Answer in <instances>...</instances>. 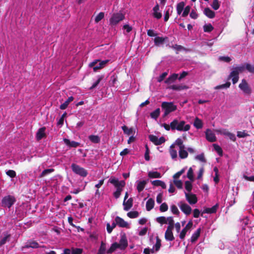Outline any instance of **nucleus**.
Returning a JSON list of instances; mask_svg holds the SVG:
<instances>
[{"label": "nucleus", "mask_w": 254, "mask_h": 254, "mask_svg": "<svg viewBox=\"0 0 254 254\" xmlns=\"http://www.w3.org/2000/svg\"><path fill=\"white\" fill-rule=\"evenodd\" d=\"M109 183L113 185L116 188V190L113 193V196L116 199H118L120 197L123 188L126 185L125 182L123 180L119 181L118 179L114 177H111L109 180Z\"/></svg>", "instance_id": "1"}, {"label": "nucleus", "mask_w": 254, "mask_h": 254, "mask_svg": "<svg viewBox=\"0 0 254 254\" xmlns=\"http://www.w3.org/2000/svg\"><path fill=\"white\" fill-rule=\"evenodd\" d=\"M172 130H177L180 131H187L190 129V126L187 124L186 122L178 119H174L171 122Z\"/></svg>", "instance_id": "2"}, {"label": "nucleus", "mask_w": 254, "mask_h": 254, "mask_svg": "<svg viewBox=\"0 0 254 254\" xmlns=\"http://www.w3.org/2000/svg\"><path fill=\"white\" fill-rule=\"evenodd\" d=\"M245 69V65L241 64L240 65L233 67V70L231 72L228 79L232 78L233 84L236 83L239 80V74L240 72H243Z\"/></svg>", "instance_id": "3"}, {"label": "nucleus", "mask_w": 254, "mask_h": 254, "mask_svg": "<svg viewBox=\"0 0 254 254\" xmlns=\"http://www.w3.org/2000/svg\"><path fill=\"white\" fill-rule=\"evenodd\" d=\"M162 110L164 111V116L177 110V106L173 102H163L161 104Z\"/></svg>", "instance_id": "4"}, {"label": "nucleus", "mask_w": 254, "mask_h": 254, "mask_svg": "<svg viewBox=\"0 0 254 254\" xmlns=\"http://www.w3.org/2000/svg\"><path fill=\"white\" fill-rule=\"evenodd\" d=\"M109 62V60H108L104 61L95 60L92 62L90 63L89 64V66L90 67L93 68L94 71H97L98 70L103 68Z\"/></svg>", "instance_id": "5"}, {"label": "nucleus", "mask_w": 254, "mask_h": 254, "mask_svg": "<svg viewBox=\"0 0 254 254\" xmlns=\"http://www.w3.org/2000/svg\"><path fill=\"white\" fill-rule=\"evenodd\" d=\"M71 168L74 173L82 177H86L88 175L87 171L84 168L73 163L71 165Z\"/></svg>", "instance_id": "6"}, {"label": "nucleus", "mask_w": 254, "mask_h": 254, "mask_svg": "<svg viewBox=\"0 0 254 254\" xmlns=\"http://www.w3.org/2000/svg\"><path fill=\"white\" fill-rule=\"evenodd\" d=\"M125 14L122 12L114 13L110 19V23L111 25L115 26L120 21L125 19Z\"/></svg>", "instance_id": "7"}, {"label": "nucleus", "mask_w": 254, "mask_h": 254, "mask_svg": "<svg viewBox=\"0 0 254 254\" xmlns=\"http://www.w3.org/2000/svg\"><path fill=\"white\" fill-rule=\"evenodd\" d=\"M15 201L14 196L10 195L4 196L1 201L2 206L10 208Z\"/></svg>", "instance_id": "8"}, {"label": "nucleus", "mask_w": 254, "mask_h": 254, "mask_svg": "<svg viewBox=\"0 0 254 254\" xmlns=\"http://www.w3.org/2000/svg\"><path fill=\"white\" fill-rule=\"evenodd\" d=\"M150 141L153 142L156 145H161L165 142V138L163 136L158 138L157 136L150 134L148 136Z\"/></svg>", "instance_id": "9"}, {"label": "nucleus", "mask_w": 254, "mask_h": 254, "mask_svg": "<svg viewBox=\"0 0 254 254\" xmlns=\"http://www.w3.org/2000/svg\"><path fill=\"white\" fill-rule=\"evenodd\" d=\"M239 87L246 94L249 95L251 93L252 90L246 80L243 79L242 82L239 84Z\"/></svg>", "instance_id": "10"}, {"label": "nucleus", "mask_w": 254, "mask_h": 254, "mask_svg": "<svg viewBox=\"0 0 254 254\" xmlns=\"http://www.w3.org/2000/svg\"><path fill=\"white\" fill-rule=\"evenodd\" d=\"M178 206L182 212H183L186 215H189L191 213V208L188 204L180 201L178 203Z\"/></svg>", "instance_id": "11"}, {"label": "nucleus", "mask_w": 254, "mask_h": 254, "mask_svg": "<svg viewBox=\"0 0 254 254\" xmlns=\"http://www.w3.org/2000/svg\"><path fill=\"white\" fill-rule=\"evenodd\" d=\"M185 194L186 200L190 204L193 205L197 202V198L195 194L186 191H185Z\"/></svg>", "instance_id": "12"}, {"label": "nucleus", "mask_w": 254, "mask_h": 254, "mask_svg": "<svg viewBox=\"0 0 254 254\" xmlns=\"http://www.w3.org/2000/svg\"><path fill=\"white\" fill-rule=\"evenodd\" d=\"M192 226V222L191 221H190L186 225L185 227L183 229L182 231L180 232L179 237L181 240L185 239L186 235L187 232L191 228Z\"/></svg>", "instance_id": "13"}, {"label": "nucleus", "mask_w": 254, "mask_h": 254, "mask_svg": "<svg viewBox=\"0 0 254 254\" xmlns=\"http://www.w3.org/2000/svg\"><path fill=\"white\" fill-rule=\"evenodd\" d=\"M114 222L116 225H118L120 227L127 228L128 226L127 222H126L123 218L119 216H116Z\"/></svg>", "instance_id": "14"}, {"label": "nucleus", "mask_w": 254, "mask_h": 254, "mask_svg": "<svg viewBox=\"0 0 254 254\" xmlns=\"http://www.w3.org/2000/svg\"><path fill=\"white\" fill-rule=\"evenodd\" d=\"M206 139L209 142H214L216 138L214 133L210 129H207L205 131Z\"/></svg>", "instance_id": "15"}, {"label": "nucleus", "mask_w": 254, "mask_h": 254, "mask_svg": "<svg viewBox=\"0 0 254 254\" xmlns=\"http://www.w3.org/2000/svg\"><path fill=\"white\" fill-rule=\"evenodd\" d=\"M46 129V127H44L40 128L38 130L36 134V138L37 141H39L43 138L46 137V134L45 133Z\"/></svg>", "instance_id": "16"}, {"label": "nucleus", "mask_w": 254, "mask_h": 254, "mask_svg": "<svg viewBox=\"0 0 254 254\" xmlns=\"http://www.w3.org/2000/svg\"><path fill=\"white\" fill-rule=\"evenodd\" d=\"M120 249L123 250H125L127 246V241L125 235H123L121 236L119 243Z\"/></svg>", "instance_id": "17"}, {"label": "nucleus", "mask_w": 254, "mask_h": 254, "mask_svg": "<svg viewBox=\"0 0 254 254\" xmlns=\"http://www.w3.org/2000/svg\"><path fill=\"white\" fill-rule=\"evenodd\" d=\"M167 39L168 38L167 37H156L154 39V44L156 46H160V45H163Z\"/></svg>", "instance_id": "18"}, {"label": "nucleus", "mask_w": 254, "mask_h": 254, "mask_svg": "<svg viewBox=\"0 0 254 254\" xmlns=\"http://www.w3.org/2000/svg\"><path fill=\"white\" fill-rule=\"evenodd\" d=\"M133 205V199L129 198L127 201H124L123 206L124 209L125 211L129 210L132 206Z\"/></svg>", "instance_id": "19"}, {"label": "nucleus", "mask_w": 254, "mask_h": 254, "mask_svg": "<svg viewBox=\"0 0 254 254\" xmlns=\"http://www.w3.org/2000/svg\"><path fill=\"white\" fill-rule=\"evenodd\" d=\"M104 76L103 75H99L96 78L97 79L93 82L92 86L89 88L90 90H92L93 89L97 87V86L99 84L101 80L104 78Z\"/></svg>", "instance_id": "20"}, {"label": "nucleus", "mask_w": 254, "mask_h": 254, "mask_svg": "<svg viewBox=\"0 0 254 254\" xmlns=\"http://www.w3.org/2000/svg\"><path fill=\"white\" fill-rule=\"evenodd\" d=\"M64 141L65 144L69 147H77L80 145V143L75 141H70L69 139L67 138H64Z\"/></svg>", "instance_id": "21"}, {"label": "nucleus", "mask_w": 254, "mask_h": 254, "mask_svg": "<svg viewBox=\"0 0 254 254\" xmlns=\"http://www.w3.org/2000/svg\"><path fill=\"white\" fill-rule=\"evenodd\" d=\"M174 144H172L170 147L169 153L171 155V158L175 161H176L178 158L177 150L174 149Z\"/></svg>", "instance_id": "22"}, {"label": "nucleus", "mask_w": 254, "mask_h": 254, "mask_svg": "<svg viewBox=\"0 0 254 254\" xmlns=\"http://www.w3.org/2000/svg\"><path fill=\"white\" fill-rule=\"evenodd\" d=\"M200 232L201 228H199L192 234L190 238V242L192 243H194L197 241L200 236Z\"/></svg>", "instance_id": "23"}, {"label": "nucleus", "mask_w": 254, "mask_h": 254, "mask_svg": "<svg viewBox=\"0 0 254 254\" xmlns=\"http://www.w3.org/2000/svg\"><path fill=\"white\" fill-rule=\"evenodd\" d=\"M217 208H218L217 204H216V205L213 206L211 208H205L203 210L202 214H201V216H202V214L203 213L212 214V213H215L217 211Z\"/></svg>", "instance_id": "24"}, {"label": "nucleus", "mask_w": 254, "mask_h": 254, "mask_svg": "<svg viewBox=\"0 0 254 254\" xmlns=\"http://www.w3.org/2000/svg\"><path fill=\"white\" fill-rule=\"evenodd\" d=\"M179 156L181 159H186L188 156V152L186 147H183L179 149Z\"/></svg>", "instance_id": "25"}, {"label": "nucleus", "mask_w": 254, "mask_h": 254, "mask_svg": "<svg viewBox=\"0 0 254 254\" xmlns=\"http://www.w3.org/2000/svg\"><path fill=\"white\" fill-rule=\"evenodd\" d=\"M179 74L177 73H173L168 78L165 80V83L169 84L174 82L177 79H178Z\"/></svg>", "instance_id": "26"}, {"label": "nucleus", "mask_w": 254, "mask_h": 254, "mask_svg": "<svg viewBox=\"0 0 254 254\" xmlns=\"http://www.w3.org/2000/svg\"><path fill=\"white\" fill-rule=\"evenodd\" d=\"M204 14L209 18H213L215 16L214 11L208 7L205 8L203 11Z\"/></svg>", "instance_id": "27"}, {"label": "nucleus", "mask_w": 254, "mask_h": 254, "mask_svg": "<svg viewBox=\"0 0 254 254\" xmlns=\"http://www.w3.org/2000/svg\"><path fill=\"white\" fill-rule=\"evenodd\" d=\"M25 247L27 248H38L39 247V245L36 241L31 240L26 243Z\"/></svg>", "instance_id": "28"}, {"label": "nucleus", "mask_w": 254, "mask_h": 254, "mask_svg": "<svg viewBox=\"0 0 254 254\" xmlns=\"http://www.w3.org/2000/svg\"><path fill=\"white\" fill-rule=\"evenodd\" d=\"M74 98L72 96H70L68 98V99L63 104H62L60 105V108L61 110H64L65 109L68 105H69V103L72 102Z\"/></svg>", "instance_id": "29"}, {"label": "nucleus", "mask_w": 254, "mask_h": 254, "mask_svg": "<svg viewBox=\"0 0 254 254\" xmlns=\"http://www.w3.org/2000/svg\"><path fill=\"white\" fill-rule=\"evenodd\" d=\"M151 184L154 186H160L162 189H165L166 185L165 183L161 180H155L151 181Z\"/></svg>", "instance_id": "30"}, {"label": "nucleus", "mask_w": 254, "mask_h": 254, "mask_svg": "<svg viewBox=\"0 0 254 254\" xmlns=\"http://www.w3.org/2000/svg\"><path fill=\"white\" fill-rule=\"evenodd\" d=\"M154 206V200L152 198H149L146 203V209L147 211H150Z\"/></svg>", "instance_id": "31"}, {"label": "nucleus", "mask_w": 254, "mask_h": 254, "mask_svg": "<svg viewBox=\"0 0 254 254\" xmlns=\"http://www.w3.org/2000/svg\"><path fill=\"white\" fill-rule=\"evenodd\" d=\"M165 238L167 241H172L175 239L172 231L166 230L165 234Z\"/></svg>", "instance_id": "32"}, {"label": "nucleus", "mask_w": 254, "mask_h": 254, "mask_svg": "<svg viewBox=\"0 0 254 254\" xmlns=\"http://www.w3.org/2000/svg\"><path fill=\"white\" fill-rule=\"evenodd\" d=\"M148 176L150 178H160L161 175L159 172L156 171H150L148 173Z\"/></svg>", "instance_id": "33"}, {"label": "nucleus", "mask_w": 254, "mask_h": 254, "mask_svg": "<svg viewBox=\"0 0 254 254\" xmlns=\"http://www.w3.org/2000/svg\"><path fill=\"white\" fill-rule=\"evenodd\" d=\"M106 253H107L106 244L102 242L97 254H105Z\"/></svg>", "instance_id": "34"}, {"label": "nucleus", "mask_w": 254, "mask_h": 254, "mask_svg": "<svg viewBox=\"0 0 254 254\" xmlns=\"http://www.w3.org/2000/svg\"><path fill=\"white\" fill-rule=\"evenodd\" d=\"M193 126L197 129H200L203 127V124L201 120L196 117L194 120Z\"/></svg>", "instance_id": "35"}, {"label": "nucleus", "mask_w": 254, "mask_h": 254, "mask_svg": "<svg viewBox=\"0 0 254 254\" xmlns=\"http://www.w3.org/2000/svg\"><path fill=\"white\" fill-rule=\"evenodd\" d=\"M122 128L124 132L128 135L132 134L134 132V130L132 127L128 128L127 126H124L122 127Z\"/></svg>", "instance_id": "36"}, {"label": "nucleus", "mask_w": 254, "mask_h": 254, "mask_svg": "<svg viewBox=\"0 0 254 254\" xmlns=\"http://www.w3.org/2000/svg\"><path fill=\"white\" fill-rule=\"evenodd\" d=\"M146 184V181H141L138 182L137 186V190L139 192H141L143 190V189L145 188V186Z\"/></svg>", "instance_id": "37"}, {"label": "nucleus", "mask_w": 254, "mask_h": 254, "mask_svg": "<svg viewBox=\"0 0 254 254\" xmlns=\"http://www.w3.org/2000/svg\"><path fill=\"white\" fill-rule=\"evenodd\" d=\"M185 5V2L183 1L180 2L177 4V12L178 14L180 15L182 13L183 10H184Z\"/></svg>", "instance_id": "38"}, {"label": "nucleus", "mask_w": 254, "mask_h": 254, "mask_svg": "<svg viewBox=\"0 0 254 254\" xmlns=\"http://www.w3.org/2000/svg\"><path fill=\"white\" fill-rule=\"evenodd\" d=\"M191 182L192 181H187L185 183V190L187 191H186L187 192H189V193L191 192V191L192 188Z\"/></svg>", "instance_id": "39"}, {"label": "nucleus", "mask_w": 254, "mask_h": 254, "mask_svg": "<svg viewBox=\"0 0 254 254\" xmlns=\"http://www.w3.org/2000/svg\"><path fill=\"white\" fill-rule=\"evenodd\" d=\"M88 138L94 143H98L100 141V138L98 135H90L89 136Z\"/></svg>", "instance_id": "40"}, {"label": "nucleus", "mask_w": 254, "mask_h": 254, "mask_svg": "<svg viewBox=\"0 0 254 254\" xmlns=\"http://www.w3.org/2000/svg\"><path fill=\"white\" fill-rule=\"evenodd\" d=\"M160 113V110L159 108H157L150 113V117L152 119H156L159 116Z\"/></svg>", "instance_id": "41"}, {"label": "nucleus", "mask_w": 254, "mask_h": 254, "mask_svg": "<svg viewBox=\"0 0 254 254\" xmlns=\"http://www.w3.org/2000/svg\"><path fill=\"white\" fill-rule=\"evenodd\" d=\"M161 246V241L158 236L156 237V244L153 246L154 249H155V252H158Z\"/></svg>", "instance_id": "42"}, {"label": "nucleus", "mask_w": 254, "mask_h": 254, "mask_svg": "<svg viewBox=\"0 0 254 254\" xmlns=\"http://www.w3.org/2000/svg\"><path fill=\"white\" fill-rule=\"evenodd\" d=\"M116 226V224L115 222L114 221L112 225H110V223H108L107 224V231L109 234H111L113 230Z\"/></svg>", "instance_id": "43"}, {"label": "nucleus", "mask_w": 254, "mask_h": 254, "mask_svg": "<svg viewBox=\"0 0 254 254\" xmlns=\"http://www.w3.org/2000/svg\"><path fill=\"white\" fill-rule=\"evenodd\" d=\"M173 144H174V145H178L179 149L185 147V145L183 144V140L181 138H177Z\"/></svg>", "instance_id": "44"}, {"label": "nucleus", "mask_w": 254, "mask_h": 254, "mask_svg": "<svg viewBox=\"0 0 254 254\" xmlns=\"http://www.w3.org/2000/svg\"><path fill=\"white\" fill-rule=\"evenodd\" d=\"M187 177L188 179L190 180L191 181H194V178H193V171L192 169V168H190L188 173H187Z\"/></svg>", "instance_id": "45"}, {"label": "nucleus", "mask_w": 254, "mask_h": 254, "mask_svg": "<svg viewBox=\"0 0 254 254\" xmlns=\"http://www.w3.org/2000/svg\"><path fill=\"white\" fill-rule=\"evenodd\" d=\"M213 29V27L211 24H206L203 26V30L205 32H210Z\"/></svg>", "instance_id": "46"}, {"label": "nucleus", "mask_w": 254, "mask_h": 254, "mask_svg": "<svg viewBox=\"0 0 254 254\" xmlns=\"http://www.w3.org/2000/svg\"><path fill=\"white\" fill-rule=\"evenodd\" d=\"M213 146L214 150L217 152L219 156H222L223 151L222 148L217 144H213Z\"/></svg>", "instance_id": "47"}, {"label": "nucleus", "mask_w": 254, "mask_h": 254, "mask_svg": "<svg viewBox=\"0 0 254 254\" xmlns=\"http://www.w3.org/2000/svg\"><path fill=\"white\" fill-rule=\"evenodd\" d=\"M127 215L130 218H137L139 216V213L137 211H130L127 213Z\"/></svg>", "instance_id": "48"}, {"label": "nucleus", "mask_w": 254, "mask_h": 254, "mask_svg": "<svg viewBox=\"0 0 254 254\" xmlns=\"http://www.w3.org/2000/svg\"><path fill=\"white\" fill-rule=\"evenodd\" d=\"M156 221L161 224H167V219L164 216H160L156 218Z\"/></svg>", "instance_id": "49"}, {"label": "nucleus", "mask_w": 254, "mask_h": 254, "mask_svg": "<svg viewBox=\"0 0 254 254\" xmlns=\"http://www.w3.org/2000/svg\"><path fill=\"white\" fill-rule=\"evenodd\" d=\"M211 6L214 10L218 9L220 7V2L218 0H213Z\"/></svg>", "instance_id": "50"}, {"label": "nucleus", "mask_w": 254, "mask_h": 254, "mask_svg": "<svg viewBox=\"0 0 254 254\" xmlns=\"http://www.w3.org/2000/svg\"><path fill=\"white\" fill-rule=\"evenodd\" d=\"M54 170L53 169H47L43 170L40 175V177H43L47 175L50 174L51 173L54 172Z\"/></svg>", "instance_id": "51"}, {"label": "nucleus", "mask_w": 254, "mask_h": 254, "mask_svg": "<svg viewBox=\"0 0 254 254\" xmlns=\"http://www.w3.org/2000/svg\"><path fill=\"white\" fill-rule=\"evenodd\" d=\"M173 7H171L168 8L165 12V15H164V21H167L169 18V12L170 11L172 12Z\"/></svg>", "instance_id": "52"}, {"label": "nucleus", "mask_w": 254, "mask_h": 254, "mask_svg": "<svg viewBox=\"0 0 254 254\" xmlns=\"http://www.w3.org/2000/svg\"><path fill=\"white\" fill-rule=\"evenodd\" d=\"M168 74V72L166 71L163 72L159 77H157V81L158 82H161L163 81L167 76Z\"/></svg>", "instance_id": "53"}, {"label": "nucleus", "mask_w": 254, "mask_h": 254, "mask_svg": "<svg viewBox=\"0 0 254 254\" xmlns=\"http://www.w3.org/2000/svg\"><path fill=\"white\" fill-rule=\"evenodd\" d=\"M104 17V13L103 12H100L95 17V21L96 23H98L100 21H101Z\"/></svg>", "instance_id": "54"}, {"label": "nucleus", "mask_w": 254, "mask_h": 254, "mask_svg": "<svg viewBox=\"0 0 254 254\" xmlns=\"http://www.w3.org/2000/svg\"><path fill=\"white\" fill-rule=\"evenodd\" d=\"M171 210L174 214L179 215L180 214V211L175 205L173 204L171 206Z\"/></svg>", "instance_id": "55"}, {"label": "nucleus", "mask_w": 254, "mask_h": 254, "mask_svg": "<svg viewBox=\"0 0 254 254\" xmlns=\"http://www.w3.org/2000/svg\"><path fill=\"white\" fill-rule=\"evenodd\" d=\"M245 69L251 73H254V65H251L250 64H245Z\"/></svg>", "instance_id": "56"}, {"label": "nucleus", "mask_w": 254, "mask_h": 254, "mask_svg": "<svg viewBox=\"0 0 254 254\" xmlns=\"http://www.w3.org/2000/svg\"><path fill=\"white\" fill-rule=\"evenodd\" d=\"M195 159L196 160H199L202 162H205L206 160L204 157V155L203 153H201L200 154L196 155L195 156Z\"/></svg>", "instance_id": "57"}, {"label": "nucleus", "mask_w": 254, "mask_h": 254, "mask_svg": "<svg viewBox=\"0 0 254 254\" xmlns=\"http://www.w3.org/2000/svg\"><path fill=\"white\" fill-rule=\"evenodd\" d=\"M248 136H249V134L246 132V131L244 130L243 131H238L237 132V136L239 138L241 137H245Z\"/></svg>", "instance_id": "58"}, {"label": "nucleus", "mask_w": 254, "mask_h": 254, "mask_svg": "<svg viewBox=\"0 0 254 254\" xmlns=\"http://www.w3.org/2000/svg\"><path fill=\"white\" fill-rule=\"evenodd\" d=\"M184 11L182 13L183 17H186L188 14L189 13L190 9V6L189 5L187 6L185 8H184Z\"/></svg>", "instance_id": "59"}, {"label": "nucleus", "mask_w": 254, "mask_h": 254, "mask_svg": "<svg viewBox=\"0 0 254 254\" xmlns=\"http://www.w3.org/2000/svg\"><path fill=\"white\" fill-rule=\"evenodd\" d=\"M219 60L226 63H229L231 59L228 56H220L219 57Z\"/></svg>", "instance_id": "60"}, {"label": "nucleus", "mask_w": 254, "mask_h": 254, "mask_svg": "<svg viewBox=\"0 0 254 254\" xmlns=\"http://www.w3.org/2000/svg\"><path fill=\"white\" fill-rule=\"evenodd\" d=\"M168 209V206L166 203L164 202L160 206V211L161 212H165Z\"/></svg>", "instance_id": "61"}, {"label": "nucleus", "mask_w": 254, "mask_h": 254, "mask_svg": "<svg viewBox=\"0 0 254 254\" xmlns=\"http://www.w3.org/2000/svg\"><path fill=\"white\" fill-rule=\"evenodd\" d=\"M230 85H231L230 82H227L225 84H222V85H220L219 86H217L215 87V89H222V88H227L229 87Z\"/></svg>", "instance_id": "62"}, {"label": "nucleus", "mask_w": 254, "mask_h": 254, "mask_svg": "<svg viewBox=\"0 0 254 254\" xmlns=\"http://www.w3.org/2000/svg\"><path fill=\"white\" fill-rule=\"evenodd\" d=\"M82 249L80 248H72L71 254H81L82 253Z\"/></svg>", "instance_id": "63"}, {"label": "nucleus", "mask_w": 254, "mask_h": 254, "mask_svg": "<svg viewBox=\"0 0 254 254\" xmlns=\"http://www.w3.org/2000/svg\"><path fill=\"white\" fill-rule=\"evenodd\" d=\"M10 235H6L0 240V247L5 244L6 241H9Z\"/></svg>", "instance_id": "64"}]
</instances>
